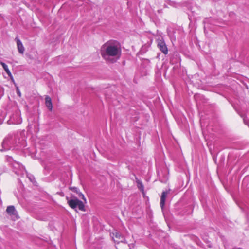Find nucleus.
<instances>
[{"label": "nucleus", "instance_id": "obj_1", "mask_svg": "<svg viewBox=\"0 0 249 249\" xmlns=\"http://www.w3.org/2000/svg\"><path fill=\"white\" fill-rule=\"evenodd\" d=\"M101 54L107 62H116L121 55L120 43L114 40H110L104 43L101 48Z\"/></svg>", "mask_w": 249, "mask_h": 249}, {"label": "nucleus", "instance_id": "obj_2", "mask_svg": "<svg viewBox=\"0 0 249 249\" xmlns=\"http://www.w3.org/2000/svg\"><path fill=\"white\" fill-rule=\"evenodd\" d=\"M26 146L24 132H18L16 134H9L6 137L2 143L0 151H4L11 149H22Z\"/></svg>", "mask_w": 249, "mask_h": 249}, {"label": "nucleus", "instance_id": "obj_3", "mask_svg": "<svg viewBox=\"0 0 249 249\" xmlns=\"http://www.w3.org/2000/svg\"><path fill=\"white\" fill-rule=\"evenodd\" d=\"M6 160L9 163L13 168V171L18 176L24 177V175L29 178L30 181L34 183L35 178L34 176L27 173L24 167L19 162H17L13 160V158L10 156H7Z\"/></svg>", "mask_w": 249, "mask_h": 249}, {"label": "nucleus", "instance_id": "obj_4", "mask_svg": "<svg viewBox=\"0 0 249 249\" xmlns=\"http://www.w3.org/2000/svg\"><path fill=\"white\" fill-rule=\"evenodd\" d=\"M68 203L69 206L72 209H75L78 207L80 210L85 211L84 204L83 202L77 198L68 200Z\"/></svg>", "mask_w": 249, "mask_h": 249}, {"label": "nucleus", "instance_id": "obj_5", "mask_svg": "<svg viewBox=\"0 0 249 249\" xmlns=\"http://www.w3.org/2000/svg\"><path fill=\"white\" fill-rule=\"evenodd\" d=\"M157 42V45L160 50L164 54H167L168 53V50L164 41L162 39H158Z\"/></svg>", "mask_w": 249, "mask_h": 249}, {"label": "nucleus", "instance_id": "obj_6", "mask_svg": "<svg viewBox=\"0 0 249 249\" xmlns=\"http://www.w3.org/2000/svg\"><path fill=\"white\" fill-rule=\"evenodd\" d=\"M112 238L114 240V241L116 243H119L120 242H125L124 238L122 234L118 232H115V233H112Z\"/></svg>", "mask_w": 249, "mask_h": 249}, {"label": "nucleus", "instance_id": "obj_7", "mask_svg": "<svg viewBox=\"0 0 249 249\" xmlns=\"http://www.w3.org/2000/svg\"><path fill=\"white\" fill-rule=\"evenodd\" d=\"M169 193V191H163L162 193L161 198H160V206L162 210H163V209L164 207L165 200H166L167 196Z\"/></svg>", "mask_w": 249, "mask_h": 249}, {"label": "nucleus", "instance_id": "obj_8", "mask_svg": "<svg viewBox=\"0 0 249 249\" xmlns=\"http://www.w3.org/2000/svg\"><path fill=\"white\" fill-rule=\"evenodd\" d=\"M15 40H16V42H17V47H18V52L21 54H23L24 52L25 49H24V47L21 41L18 37H16L15 38Z\"/></svg>", "mask_w": 249, "mask_h": 249}, {"label": "nucleus", "instance_id": "obj_9", "mask_svg": "<svg viewBox=\"0 0 249 249\" xmlns=\"http://www.w3.org/2000/svg\"><path fill=\"white\" fill-rule=\"evenodd\" d=\"M7 213L10 214L12 215H17V211L15 210L14 206H9L7 207L6 209Z\"/></svg>", "mask_w": 249, "mask_h": 249}, {"label": "nucleus", "instance_id": "obj_10", "mask_svg": "<svg viewBox=\"0 0 249 249\" xmlns=\"http://www.w3.org/2000/svg\"><path fill=\"white\" fill-rule=\"evenodd\" d=\"M45 104L50 110H52L53 106L51 99L48 96L45 97Z\"/></svg>", "mask_w": 249, "mask_h": 249}, {"label": "nucleus", "instance_id": "obj_11", "mask_svg": "<svg viewBox=\"0 0 249 249\" xmlns=\"http://www.w3.org/2000/svg\"><path fill=\"white\" fill-rule=\"evenodd\" d=\"M0 64L2 66L3 69L6 73L8 75V76L12 77V75L9 69H8V66L5 63L2 61H0Z\"/></svg>", "mask_w": 249, "mask_h": 249}, {"label": "nucleus", "instance_id": "obj_12", "mask_svg": "<svg viewBox=\"0 0 249 249\" xmlns=\"http://www.w3.org/2000/svg\"><path fill=\"white\" fill-rule=\"evenodd\" d=\"M71 190H72L73 192H76L78 195L80 197H81L82 199L86 201V199L85 198L84 195L82 194L81 192H79V189L77 188L72 187L71 188Z\"/></svg>", "mask_w": 249, "mask_h": 249}, {"label": "nucleus", "instance_id": "obj_13", "mask_svg": "<svg viewBox=\"0 0 249 249\" xmlns=\"http://www.w3.org/2000/svg\"><path fill=\"white\" fill-rule=\"evenodd\" d=\"M136 182H137V184L138 188L141 191H143V190H144V186H143L142 181L141 180H140L139 179H137V178H136Z\"/></svg>", "mask_w": 249, "mask_h": 249}, {"label": "nucleus", "instance_id": "obj_14", "mask_svg": "<svg viewBox=\"0 0 249 249\" xmlns=\"http://www.w3.org/2000/svg\"><path fill=\"white\" fill-rule=\"evenodd\" d=\"M17 93H18V95L19 96H21V93H20V91H19V90H18H18H17Z\"/></svg>", "mask_w": 249, "mask_h": 249}, {"label": "nucleus", "instance_id": "obj_15", "mask_svg": "<svg viewBox=\"0 0 249 249\" xmlns=\"http://www.w3.org/2000/svg\"><path fill=\"white\" fill-rule=\"evenodd\" d=\"M170 4L172 6H174V2H170Z\"/></svg>", "mask_w": 249, "mask_h": 249}]
</instances>
